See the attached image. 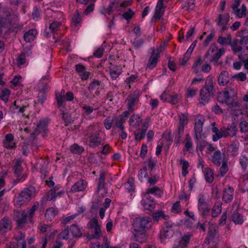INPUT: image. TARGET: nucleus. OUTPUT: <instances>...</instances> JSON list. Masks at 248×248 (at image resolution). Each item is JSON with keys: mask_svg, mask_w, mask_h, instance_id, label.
Wrapping results in <instances>:
<instances>
[{"mask_svg": "<svg viewBox=\"0 0 248 248\" xmlns=\"http://www.w3.org/2000/svg\"><path fill=\"white\" fill-rule=\"evenodd\" d=\"M164 1V0H158L154 15L156 18L160 19L164 13L166 7L163 5Z\"/></svg>", "mask_w": 248, "mask_h": 248, "instance_id": "23", "label": "nucleus"}, {"mask_svg": "<svg viewBox=\"0 0 248 248\" xmlns=\"http://www.w3.org/2000/svg\"><path fill=\"white\" fill-rule=\"evenodd\" d=\"M188 122V119L186 115L182 113L179 115L178 123L177 125L175 133V140L178 143L180 141V139L184 132L185 127L187 124Z\"/></svg>", "mask_w": 248, "mask_h": 248, "instance_id": "3", "label": "nucleus"}, {"mask_svg": "<svg viewBox=\"0 0 248 248\" xmlns=\"http://www.w3.org/2000/svg\"><path fill=\"white\" fill-rule=\"evenodd\" d=\"M217 41L219 44L222 46L230 45L232 44V36L228 34L226 37L219 36Z\"/></svg>", "mask_w": 248, "mask_h": 248, "instance_id": "40", "label": "nucleus"}, {"mask_svg": "<svg viewBox=\"0 0 248 248\" xmlns=\"http://www.w3.org/2000/svg\"><path fill=\"white\" fill-rule=\"evenodd\" d=\"M230 79L229 73L226 71H223L218 77V83L220 86H225L229 82Z\"/></svg>", "mask_w": 248, "mask_h": 248, "instance_id": "24", "label": "nucleus"}, {"mask_svg": "<svg viewBox=\"0 0 248 248\" xmlns=\"http://www.w3.org/2000/svg\"><path fill=\"white\" fill-rule=\"evenodd\" d=\"M199 211L203 215H206L209 212V208L207 203H203L198 205Z\"/></svg>", "mask_w": 248, "mask_h": 248, "instance_id": "62", "label": "nucleus"}, {"mask_svg": "<svg viewBox=\"0 0 248 248\" xmlns=\"http://www.w3.org/2000/svg\"><path fill=\"white\" fill-rule=\"evenodd\" d=\"M232 115L233 116L239 117L242 115V110L236 103H233L232 104Z\"/></svg>", "mask_w": 248, "mask_h": 248, "instance_id": "53", "label": "nucleus"}, {"mask_svg": "<svg viewBox=\"0 0 248 248\" xmlns=\"http://www.w3.org/2000/svg\"><path fill=\"white\" fill-rule=\"evenodd\" d=\"M14 138V136L12 134L9 133L6 134L3 140L4 146L8 149L15 148L16 144L13 142Z\"/></svg>", "mask_w": 248, "mask_h": 248, "instance_id": "29", "label": "nucleus"}, {"mask_svg": "<svg viewBox=\"0 0 248 248\" xmlns=\"http://www.w3.org/2000/svg\"><path fill=\"white\" fill-rule=\"evenodd\" d=\"M189 239L190 237L189 236H184L179 241L178 245L174 246L173 248H184L188 243Z\"/></svg>", "mask_w": 248, "mask_h": 248, "instance_id": "51", "label": "nucleus"}, {"mask_svg": "<svg viewBox=\"0 0 248 248\" xmlns=\"http://www.w3.org/2000/svg\"><path fill=\"white\" fill-rule=\"evenodd\" d=\"M232 219L235 224H242L244 222L243 216L237 212H234L232 214Z\"/></svg>", "mask_w": 248, "mask_h": 248, "instance_id": "45", "label": "nucleus"}, {"mask_svg": "<svg viewBox=\"0 0 248 248\" xmlns=\"http://www.w3.org/2000/svg\"><path fill=\"white\" fill-rule=\"evenodd\" d=\"M234 190L232 187L228 186L224 188L222 196V200L226 203L232 202L233 198Z\"/></svg>", "mask_w": 248, "mask_h": 248, "instance_id": "20", "label": "nucleus"}, {"mask_svg": "<svg viewBox=\"0 0 248 248\" xmlns=\"http://www.w3.org/2000/svg\"><path fill=\"white\" fill-rule=\"evenodd\" d=\"M95 109L96 108L92 106L84 105L82 107V115L86 119H92L94 117L93 113Z\"/></svg>", "mask_w": 248, "mask_h": 248, "instance_id": "18", "label": "nucleus"}, {"mask_svg": "<svg viewBox=\"0 0 248 248\" xmlns=\"http://www.w3.org/2000/svg\"><path fill=\"white\" fill-rule=\"evenodd\" d=\"M240 131L242 133H247L248 132V122L245 120H242L239 124Z\"/></svg>", "mask_w": 248, "mask_h": 248, "instance_id": "60", "label": "nucleus"}, {"mask_svg": "<svg viewBox=\"0 0 248 248\" xmlns=\"http://www.w3.org/2000/svg\"><path fill=\"white\" fill-rule=\"evenodd\" d=\"M204 121V118L202 116H200L195 119L194 138L197 140L205 138L204 134L202 133V127Z\"/></svg>", "mask_w": 248, "mask_h": 248, "instance_id": "7", "label": "nucleus"}, {"mask_svg": "<svg viewBox=\"0 0 248 248\" xmlns=\"http://www.w3.org/2000/svg\"><path fill=\"white\" fill-rule=\"evenodd\" d=\"M239 44L240 46L236 45L232 46V49L234 52L241 53L243 50V46L245 47L248 50V37H245L241 39Z\"/></svg>", "mask_w": 248, "mask_h": 248, "instance_id": "25", "label": "nucleus"}, {"mask_svg": "<svg viewBox=\"0 0 248 248\" xmlns=\"http://www.w3.org/2000/svg\"><path fill=\"white\" fill-rule=\"evenodd\" d=\"M62 27V23L58 21H54L49 26V30L52 33L57 32L60 30Z\"/></svg>", "mask_w": 248, "mask_h": 248, "instance_id": "49", "label": "nucleus"}, {"mask_svg": "<svg viewBox=\"0 0 248 248\" xmlns=\"http://www.w3.org/2000/svg\"><path fill=\"white\" fill-rule=\"evenodd\" d=\"M101 139L99 132L96 131L87 138L86 142L90 147L95 148L99 146Z\"/></svg>", "mask_w": 248, "mask_h": 248, "instance_id": "9", "label": "nucleus"}, {"mask_svg": "<svg viewBox=\"0 0 248 248\" xmlns=\"http://www.w3.org/2000/svg\"><path fill=\"white\" fill-rule=\"evenodd\" d=\"M239 6H237L236 10H233L234 14L238 18H242L246 15L247 7L246 5L243 4H242L241 8H239Z\"/></svg>", "mask_w": 248, "mask_h": 248, "instance_id": "41", "label": "nucleus"}, {"mask_svg": "<svg viewBox=\"0 0 248 248\" xmlns=\"http://www.w3.org/2000/svg\"><path fill=\"white\" fill-rule=\"evenodd\" d=\"M203 172L206 181L209 183H211L214 179V173L212 170L209 168H206L203 170Z\"/></svg>", "mask_w": 248, "mask_h": 248, "instance_id": "39", "label": "nucleus"}, {"mask_svg": "<svg viewBox=\"0 0 248 248\" xmlns=\"http://www.w3.org/2000/svg\"><path fill=\"white\" fill-rule=\"evenodd\" d=\"M172 227L173 226L171 224L169 223L166 224L162 235V238H170L173 236L174 230Z\"/></svg>", "mask_w": 248, "mask_h": 248, "instance_id": "35", "label": "nucleus"}, {"mask_svg": "<svg viewBox=\"0 0 248 248\" xmlns=\"http://www.w3.org/2000/svg\"><path fill=\"white\" fill-rule=\"evenodd\" d=\"M76 70L82 80H87L91 75V73L87 71L86 67L82 64H77L76 65Z\"/></svg>", "mask_w": 248, "mask_h": 248, "instance_id": "14", "label": "nucleus"}, {"mask_svg": "<svg viewBox=\"0 0 248 248\" xmlns=\"http://www.w3.org/2000/svg\"><path fill=\"white\" fill-rule=\"evenodd\" d=\"M221 131L224 133V137L229 136L233 137L236 134L237 129L236 124L234 123H232L227 125V127H223L221 128Z\"/></svg>", "mask_w": 248, "mask_h": 248, "instance_id": "12", "label": "nucleus"}, {"mask_svg": "<svg viewBox=\"0 0 248 248\" xmlns=\"http://www.w3.org/2000/svg\"><path fill=\"white\" fill-rule=\"evenodd\" d=\"M22 161L20 160H17L16 162L14 167V170L15 174L17 176H19L22 172V167L21 166Z\"/></svg>", "mask_w": 248, "mask_h": 248, "instance_id": "61", "label": "nucleus"}, {"mask_svg": "<svg viewBox=\"0 0 248 248\" xmlns=\"http://www.w3.org/2000/svg\"><path fill=\"white\" fill-rule=\"evenodd\" d=\"M37 33L36 29L30 30L27 32H25L24 35V38L26 42H30L33 41Z\"/></svg>", "mask_w": 248, "mask_h": 248, "instance_id": "38", "label": "nucleus"}, {"mask_svg": "<svg viewBox=\"0 0 248 248\" xmlns=\"http://www.w3.org/2000/svg\"><path fill=\"white\" fill-rule=\"evenodd\" d=\"M56 215L55 209L52 207H50L47 209L46 211L45 217L46 220L51 221L55 217Z\"/></svg>", "mask_w": 248, "mask_h": 248, "instance_id": "46", "label": "nucleus"}, {"mask_svg": "<svg viewBox=\"0 0 248 248\" xmlns=\"http://www.w3.org/2000/svg\"><path fill=\"white\" fill-rule=\"evenodd\" d=\"M48 121L46 120H42L40 121L37 127V130L39 133H46L47 131Z\"/></svg>", "mask_w": 248, "mask_h": 248, "instance_id": "50", "label": "nucleus"}, {"mask_svg": "<svg viewBox=\"0 0 248 248\" xmlns=\"http://www.w3.org/2000/svg\"><path fill=\"white\" fill-rule=\"evenodd\" d=\"M214 89L212 78L208 77L205 82V86L200 92V103L204 105L207 103L213 94Z\"/></svg>", "mask_w": 248, "mask_h": 248, "instance_id": "1", "label": "nucleus"}, {"mask_svg": "<svg viewBox=\"0 0 248 248\" xmlns=\"http://www.w3.org/2000/svg\"><path fill=\"white\" fill-rule=\"evenodd\" d=\"M151 117H146L143 121L141 129H137L134 132L135 141H140L145 138L148 127L151 125Z\"/></svg>", "mask_w": 248, "mask_h": 248, "instance_id": "5", "label": "nucleus"}, {"mask_svg": "<svg viewBox=\"0 0 248 248\" xmlns=\"http://www.w3.org/2000/svg\"><path fill=\"white\" fill-rule=\"evenodd\" d=\"M230 20L229 14H219L217 17V25L221 28L222 31H226L228 29L227 25Z\"/></svg>", "mask_w": 248, "mask_h": 248, "instance_id": "13", "label": "nucleus"}, {"mask_svg": "<svg viewBox=\"0 0 248 248\" xmlns=\"http://www.w3.org/2000/svg\"><path fill=\"white\" fill-rule=\"evenodd\" d=\"M239 187L243 193L248 191V172H245L240 178Z\"/></svg>", "mask_w": 248, "mask_h": 248, "instance_id": "26", "label": "nucleus"}, {"mask_svg": "<svg viewBox=\"0 0 248 248\" xmlns=\"http://www.w3.org/2000/svg\"><path fill=\"white\" fill-rule=\"evenodd\" d=\"M239 163L242 169L244 170V173L247 172L246 170L248 165V156L242 154L239 157Z\"/></svg>", "mask_w": 248, "mask_h": 248, "instance_id": "47", "label": "nucleus"}, {"mask_svg": "<svg viewBox=\"0 0 248 248\" xmlns=\"http://www.w3.org/2000/svg\"><path fill=\"white\" fill-rule=\"evenodd\" d=\"M29 202L28 198L24 195L21 191L18 196L14 199V203L17 207H20L22 205H25Z\"/></svg>", "mask_w": 248, "mask_h": 248, "instance_id": "31", "label": "nucleus"}, {"mask_svg": "<svg viewBox=\"0 0 248 248\" xmlns=\"http://www.w3.org/2000/svg\"><path fill=\"white\" fill-rule=\"evenodd\" d=\"M140 94L138 92H135L129 95L126 99L127 106L129 111L135 110L136 103L139 101Z\"/></svg>", "mask_w": 248, "mask_h": 248, "instance_id": "11", "label": "nucleus"}, {"mask_svg": "<svg viewBox=\"0 0 248 248\" xmlns=\"http://www.w3.org/2000/svg\"><path fill=\"white\" fill-rule=\"evenodd\" d=\"M162 190L157 186L147 188L145 190V195L153 194L157 197H161L163 195Z\"/></svg>", "mask_w": 248, "mask_h": 248, "instance_id": "30", "label": "nucleus"}, {"mask_svg": "<svg viewBox=\"0 0 248 248\" xmlns=\"http://www.w3.org/2000/svg\"><path fill=\"white\" fill-rule=\"evenodd\" d=\"M28 219V216L25 211L19 212L18 213V217L16 221L19 227H22V225L27 222Z\"/></svg>", "mask_w": 248, "mask_h": 248, "instance_id": "37", "label": "nucleus"}, {"mask_svg": "<svg viewBox=\"0 0 248 248\" xmlns=\"http://www.w3.org/2000/svg\"><path fill=\"white\" fill-rule=\"evenodd\" d=\"M124 188L128 192H131L134 190V179L133 178H130L124 184Z\"/></svg>", "mask_w": 248, "mask_h": 248, "instance_id": "54", "label": "nucleus"}, {"mask_svg": "<svg viewBox=\"0 0 248 248\" xmlns=\"http://www.w3.org/2000/svg\"><path fill=\"white\" fill-rule=\"evenodd\" d=\"M212 131L215 133L213 135L212 140L213 141L216 142L220 139L221 138L224 137V133L222 131L218 130L217 127H213L211 129Z\"/></svg>", "mask_w": 248, "mask_h": 248, "instance_id": "44", "label": "nucleus"}, {"mask_svg": "<svg viewBox=\"0 0 248 248\" xmlns=\"http://www.w3.org/2000/svg\"><path fill=\"white\" fill-rule=\"evenodd\" d=\"M222 203L220 202H216L212 209V215L213 217L218 216L221 211Z\"/></svg>", "mask_w": 248, "mask_h": 248, "instance_id": "52", "label": "nucleus"}, {"mask_svg": "<svg viewBox=\"0 0 248 248\" xmlns=\"http://www.w3.org/2000/svg\"><path fill=\"white\" fill-rule=\"evenodd\" d=\"M39 205V204L38 202H35L33 203L31 208L27 209L26 211V213L27 214L28 221L30 222H32L33 217L34 216V213L38 208Z\"/></svg>", "mask_w": 248, "mask_h": 248, "instance_id": "36", "label": "nucleus"}, {"mask_svg": "<svg viewBox=\"0 0 248 248\" xmlns=\"http://www.w3.org/2000/svg\"><path fill=\"white\" fill-rule=\"evenodd\" d=\"M217 46L215 44L211 45L208 51L206 53V58L211 61L217 62L225 52V49L223 48H220L217 50Z\"/></svg>", "mask_w": 248, "mask_h": 248, "instance_id": "6", "label": "nucleus"}, {"mask_svg": "<svg viewBox=\"0 0 248 248\" xmlns=\"http://www.w3.org/2000/svg\"><path fill=\"white\" fill-rule=\"evenodd\" d=\"M74 98V94L73 93L67 92L65 96H62L61 94H56V99L57 104L59 107L62 106L66 101H70Z\"/></svg>", "mask_w": 248, "mask_h": 248, "instance_id": "16", "label": "nucleus"}, {"mask_svg": "<svg viewBox=\"0 0 248 248\" xmlns=\"http://www.w3.org/2000/svg\"><path fill=\"white\" fill-rule=\"evenodd\" d=\"M12 229V222L7 217H3L0 221V233L6 232Z\"/></svg>", "mask_w": 248, "mask_h": 248, "instance_id": "17", "label": "nucleus"}, {"mask_svg": "<svg viewBox=\"0 0 248 248\" xmlns=\"http://www.w3.org/2000/svg\"><path fill=\"white\" fill-rule=\"evenodd\" d=\"M132 225L133 229L137 231H146L151 227L152 220L150 217H137L134 220Z\"/></svg>", "mask_w": 248, "mask_h": 248, "instance_id": "2", "label": "nucleus"}, {"mask_svg": "<svg viewBox=\"0 0 248 248\" xmlns=\"http://www.w3.org/2000/svg\"><path fill=\"white\" fill-rule=\"evenodd\" d=\"M122 68L120 66L112 65L110 67L109 74L112 79H116L122 73Z\"/></svg>", "mask_w": 248, "mask_h": 248, "instance_id": "33", "label": "nucleus"}, {"mask_svg": "<svg viewBox=\"0 0 248 248\" xmlns=\"http://www.w3.org/2000/svg\"><path fill=\"white\" fill-rule=\"evenodd\" d=\"M139 180L142 182L144 179L147 178L148 177L147 170L146 167H143L141 168L138 173Z\"/></svg>", "mask_w": 248, "mask_h": 248, "instance_id": "55", "label": "nucleus"}, {"mask_svg": "<svg viewBox=\"0 0 248 248\" xmlns=\"http://www.w3.org/2000/svg\"><path fill=\"white\" fill-rule=\"evenodd\" d=\"M236 95V92L234 88L227 87L224 91L218 95V101L222 103L231 104Z\"/></svg>", "mask_w": 248, "mask_h": 248, "instance_id": "4", "label": "nucleus"}, {"mask_svg": "<svg viewBox=\"0 0 248 248\" xmlns=\"http://www.w3.org/2000/svg\"><path fill=\"white\" fill-rule=\"evenodd\" d=\"M27 107L20 104V102L18 100L15 101L13 105L11 106L12 110L14 113L18 115H20L22 116L24 115V112Z\"/></svg>", "mask_w": 248, "mask_h": 248, "instance_id": "22", "label": "nucleus"}, {"mask_svg": "<svg viewBox=\"0 0 248 248\" xmlns=\"http://www.w3.org/2000/svg\"><path fill=\"white\" fill-rule=\"evenodd\" d=\"M229 150L233 156H236L238 155L239 150L238 142L234 143L230 145L229 147Z\"/></svg>", "mask_w": 248, "mask_h": 248, "instance_id": "58", "label": "nucleus"}, {"mask_svg": "<svg viewBox=\"0 0 248 248\" xmlns=\"http://www.w3.org/2000/svg\"><path fill=\"white\" fill-rule=\"evenodd\" d=\"M101 82L97 80H93L91 82L88 87L90 91H93L94 90H98L100 87Z\"/></svg>", "mask_w": 248, "mask_h": 248, "instance_id": "63", "label": "nucleus"}, {"mask_svg": "<svg viewBox=\"0 0 248 248\" xmlns=\"http://www.w3.org/2000/svg\"><path fill=\"white\" fill-rule=\"evenodd\" d=\"M141 204L145 209L152 211L155 208L156 202L154 198L148 195H144L141 201Z\"/></svg>", "mask_w": 248, "mask_h": 248, "instance_id": "10", "label": "nucleus"}, {"mask_svg": "<svg viewBox=\"0 0 248 248\" xmlns=\"http://www.w3.org/2000/svg\"><path fill=\"white\" fill-rule=\"evenodd\" d=\"M87 183L84 180L81 179L74 184L70 190V192L74 193L84 191L86 188Z\"/></svg>", "mask_w": 248, "mask_h": 248, "instance_id": "19", "label": "nucleus"}, {"mask_svg": "<svg viewBox=\"0 0 248 248\" xmlns=\"http://www.w3.org/2000/svg\"><path fill=\"white\" fill-rule=\"evenodd\" d=\"M133 235L134 236L135 241L140 243H143L145 241L147 238L146 234L145 231L140 230V231H137L133 229Z\"/></svg>", "mask_w": 248, "mask_h": 248, "instance_id": "32", "label": "nucleus"}, {"mask_svg": "<svg viewBox=\"0 0 248 248\" xmlns=\"http://www.w3.org/2000/svg\"><path fill=\"white\" fill-rule=\"evenodd\" d=\"M143 121L140 114L134 113L130 117L128 123L130 127L138 128Z\"/></svg>", "mask_w": 248, "mask_h": 248, "instance_id": "15", "label": "nucleus"}, {"mask_svg": "<svg viewBox=\"0 0 248 248\" xmlns=\"http://www.w3.org/2000/svg\"><path fill=\"white\" fill-rule=\"evenodd\" d=\"M69 228L72 239L74 238H79L82 236V232L81 228L77 224H73L70 226Z\"/></svg>", "mask_w": 248, "mask_h": 248, "instance_id": "28", "label": "nucleus"}, {"mask_svg": "<svg viewBox=\"0 0 248 248\" xmlns=\"http://www.w3.org/2000/svg\"><path fill=\"white\" fill-rule=\"evenodd\" d=\"M26 55L24 53H21L18 55L16 59L17 64L18 66H21V65L26 63Z\"/></svg>", "mask_w": 248, "mask_h": 248, "instance_id": "64", "label": "nucleus"}, {"mask_svg": "<svg viewBox=\"0 0 248 248\" xmlns=\"http://www.w3.org/2000/svg\"><path fill=\"white\" fill-rule=\"evenodd\" d=\"M21 192L25 196L28 198V200L30 202L31 198L35 197L36 189L33 186H29L24 188Z\"/></svg>", "mask_w": 248, "mask_h": 248, "instance_id": "34", "label": "nucleus"}, {"mask_svg": "<svg viewBox=\"0 0 248 248\" xmlns=\"http://www.w3.org/2000/svg\"><path fill=\"white\" fill-rule=\"evenodd\" d=\"M59 237L60 239H63L65 240L72 239L69 227H67L62 230L61 233L59 234Z\"/></svg>", "mask_w": 248, "mask_h": 248, "instance_id": "42", "label": "nucleus"}, {"mask_svg": "<svg viewBox=\"0 0 248 248\" xmlns=\"http://www.w3.org/2000/svg\"><path fill=\"white\" fill-rule=\"evenodd\" d=\"M11 91L7 89H4L1 91L0 98L1 100L6 103L9 98Z\"/></svg>", "mask_w": 248, "mask_h": 248, "instance_id": "57", "label": "nucleus"}, {"mask_svg": "<svg viewBox=\"0 0 248 248\" xmlns=\"http://www.w3.org/2000/svg\"><path fill=\"white\" fill-rule=\"evenodd\" d=\"M158 57L159 56L158 55H152L147 65V67L150 69H152L155 67L157 63Z\"/></svg>", "mask_w": 248, "mask_h": 248, "instance_id": "59", "label": "nucleus"}, {"mask_svg": "<svg viewBox=\"0 0 248 248\" xmlns=\"http://www.w3.org/2000/svg\"><path fill=\"white\" fill-rule=\"evenodd\" d=\"M216 234V229L214 227H210L209 228V233L208 236L205 240V244H209L210 243V240H212L214 238Z\"/></svg>", "mask_w": 248, "mask_h": 248, "instance_id": "56", "label": "nucleus"}, {"mask_svg": "<svg viewBox=\"0 0 248 248\" xmlns=\"http://www.w3.org/2000/svg\"><path fill=\"white\" fill-rule=\"evenodd\" d=\"M88 228L93 230L94 234L93 236H88L90 239L93 238H98L102 235V232L98 224L97 220L95 218L91 219L87 224Z\"/></svg>", "mask_w": 248, "mask_h": 248, "instance_id": "8", "label": "nucleus"}, {"mask_svg": "<svg viewBox=\"0 0 248 248\" xmlns=\"http://www.w3.org/2000/svg\"><path fill=\"white\" fill-rule=\"evenodd\" d=\"M193 143L192 139L188 134H187L186 136L185 140V147L184 148V151L190 152V150L192 148Z\"/></svg>", "mask_w": 248, "mask_h": 248, "instance_id": "48", "label": "nucleus"}, {"mask_svg": "<svg viewBox=\"0 0 248 248\" xmlns=\"http://www.w3.org/2000/svg\"><path fill=\"white\" fill-rule=\"evenodd\" d=\"M201 152H202L204 149H206L207 154H210L215 151V148L211 143H209L205 141L199 142V146L197 148Z\"/></svg>", "mask_w": 248, "mask_h": 248, "instance_id": "21", "label": "nucleus"}, {"mask_svg": "<svg viewBox=\"0 0 248 248\" xmlns=\"http://www.w3.org/2000/svg\"><path fill=\"white\" fill-rule=\"evenodd\" d=\"M105 177V172L104 170L100 171L97 186L98 192L99 191V190L102 189L104 187Z\"/></svg>", "mask_w": 248, "mask_h": 248, "instance_id": "43", "label": "nucleus"}, {"mask_svg": "<svg viewBox=\"0 0 248 248\" xmlns=\"http://www.w3.org/2000/svg\"><path fill=\"white\" fill-rule=\"evenodd\" d=\"M212 161L217 166H219L223 161V155L219 150L216 151L212 156Z\"/></svg>", "mask_w": 248, "mask_h": 248, "instance_id": "27", "label": "nucleus"}]
</instances>
